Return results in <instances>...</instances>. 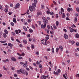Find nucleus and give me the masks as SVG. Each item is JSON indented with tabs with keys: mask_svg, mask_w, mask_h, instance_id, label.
<instances>
[{
	"mask_svg": "<svg viewBox=\"0 0 79 79\" xmlns=\"http://www.w3.org/2000/svg\"><path fill=\"white\" fill-rule=\"evenodd\" d=\"M56 26H58L59 25V22L58 21H56Z\"/></svg>",
	"mask_w": 79,
	"mask_h": 79,
	"instance_id": "412c9836",
	"label": "nucleus"
},
{
	"mask_svg": "<svg viewBox=\"0 0 79 79\" xmlns=\"http://www.w3.org/2000/svg\"><path fill=\"white\" fill-rule=\"evenodd\" d=\"M11 39L13 41H14V39H13V37H11Z\"/></svg>",
	"mask_w": 79,
	"mask_h": 79,
	"instance_id": "0e129e2a",
	"label": "nucleus"
},
{
	"mask_svg": "<svg viewBox=\"0 0 79 79\" xmlns=\"http://www.w3.org/2000/svg\"><path fill=\"white\" fill-rule=\"evenodd\" d=\"M66 20H70L69 19V18L68 17H66Z\"/></svg>",
	"mask_w": 79,
	"mask_h": 79,
	"instance_id": "774afa93",
	"label": "nucleus"
},
{
	"mask_svg": "<svg viewBox=\"0 0 79 79\" xmlns=\"http://www.w3.org/2000/svg\"><path fill=\"white\" fill-rule=\"evenodd\" d=\"M14 77H18V75L15 74L14 75Z\"/></svg>",
	"mask_w": 79,
	"mask_h": 79,
	"instance_id": "052dcab7",
	"label": "nucleus"
},
{
	"mask_svg": "<svg viewBox=\"0 0 79 79\" xmlns=\"http://www.w3.org/2000/svg\"><path fill=\"white\" fill-rule=\"evenodd\" d=\"M12 12H9L8 13V14L10 15H11L12 14Z\"/></svg>",
	"mask_w": 79,
	"mask_h": 79,
	"instance_id": "3c124183",
	"label": "nucleus"
},
{
	"mask_svg": "<svg viewBox=\"0 0 79 79\" xmlns=\"http://www.w3.org/2000/svg\"><path fill=\"white\" fill-rule=\"evenodd\" d=\"M12 34L13 35H15V32H12Z\"/></svg>",
	"mask_w": 79,
	"mask_h": 79,
	"instance_id": "09e8293b",
	"label": "nucleus"
},
{
	"mask_svg": "<svg viewBox=\"0 0 79 79\" xmlns=\"http://www.w3.org/2000/svg\"><path fill=\"white\" fill-rule=\"evenodd\" d=\"M77 18L75 17V18L74 21L75 22H77Z\"/></svg>",
	"mask_w": 79,
	"mask_h": 79,
	"instance_id": "2f4dec72",
	"label": "nucleus"
},
{
	"mask_svg": "<svg viewBox=\"0 0 79 79\" xmlns=\"http://www.w3.org/2000/svg\"><path fill=\"white\" fill-rule=\"evenodd\" d=\"M42 13L41 12H38L37 13V15L38 16H39V15H42Z\"/></svg>",
	"mask_w": 79,
	"mask_h": 79,
	"instance_id": "9b49d317",
	"label": "nucleus"
},
{
	"mask_svg": "<svg viewBox=\"0 0 79 79\" xmlns=\"http://www.w3.org/2000/svg\"><path fill=\"white\" fill-rule=\"evenodd\" d=\"M40 61H37L36 62V64L37 65H39V64H40Z\"/></svg>",
	"mask_w": 79,
	"mask_h": 79,
	"instance_id": "4be33fe9",
	"label": "nucleus"
},
{
	"mask_svg": "<svg viewBox=\"0 0 79 79\" xmlns=\"http://www.w3.org/2000/svg\"><path fill=\"white\" fill-rule=\"evenodd\" d=\"M60 10L61 11H62V12H63V13H64V9H63L62 8H61L60 9Z\"/></svg>",
	"mask_w": 79,
	"mask_h": 79,
	"instance_id": "e433bc0d",
	"label": "nucleus"
},
{
	"mask_svg": "<svg viewBox=\"0 0 79 79\" xmlns=\"http://www.w3.org/2000/svg\"><path fill=\"white\" fill-rule=\"evenodd\" d=\"M57 72L58 73H61V70L60 69H58L57 70Z\"/></svg>",
	"mask_w": 79,
	"mask_h": 79,
	"instance_id": "f704fd0d",
	"label": "nucleus"
},
{
	"mask_svg": "<svg viewBox=\"0 0 79 79\" xmlns=\"http://www.w3.org/2000/svg\"><path fill=\"white\" fill-rule=\"evenodd\" d=\"M41 8H44V6L43 5H42L41 6Z\"/></svg>",
	"mask_w": 79,
	"mask_h": 79,
	"instance_id": "338daca9",
	"label": "nucleus"
},
{
	"mask_svg": "<svg viewBox=\"0 0 79 79\" xmlns=\"http://www.w3.org/2000/svg\"><path fill=\"white\" fill-rule=\"evenodd\" d=\"M53 27L54 29H56V27L55 26V24H54L53 25Z\"/></svg>",
	"mask_w": 79,
	"mask_h": 79,
	"instance_id": "a878e982",
	"label": "nucleus"
},
{
	"mask_svg": "<svg viewBox=\"0 0 79 79\" xmlns=\"http://www.w3.org/2000/svg\"><path fill=\"white\" fill-rule=\"evenodd\" d=\"M3 69H4V70H5V71H7V70H8V69L5 68V66H3Z\"/></svg>",
	"mask_w": 79,
	"mask_h": 79,
	"instance_id": "bb28decb",
	"label": "nucleus"
},
{
	"mask_svg": "<svg viewBox=\"0 0 79 79\" xmlns=\"http://www.w3.org/2000/svg\"><path fill=\"white\" fill-rule=\"evenodd\" d=\"M52 52L53 53H54V48H52Z\"/></svg>",
	"mask_w": 79,
	"mask_h": 79,
	"instance_id": "58836bf2",
	"label": "nucleus"
},
{
	"mask_svg": "<svg viewBox=\"0 0 79 79\" xmlns=\"http://www.w3.org/2000/svg\"><path fill=\"white\" fill-rule=\"evenodd\" d=\"M32 21V19H29L28 20V23H31V22Z\"/></svg>",
	"mask_w": 79,
	"mask_h": 79,
	"instance_id": "c756f323",
	"label": "nucleus"
},
{
	"mask_svg": "<svg viewBox=\"0 0 79 79\" xmlns=\"http://www.w3.org/2000/svg\"><path fill=\"white\" fill-rule=\"evenodd\" d=\"M59 50V48H56V53H58V51Z\"/></svg>",
	"mask_w": 79,
	"mask_h": 79,
	"instance_id": "cd10ccee",
	"label": "nucleus"
},
{
	"mask_svg": "<svg viewBox=\"0 0 79 79\" xmlns=\"http://www.w3.org/2000/svg\"><path fill=\"white\" fill-rule=\"evenodd\" d=\"M78 14L77 13H75V16L77 17V16H78Z\"/></svg>",
	"mask_w": 79,
	"mask_h": 79,
	"instance_id": "473e14b6",
	"label": "nucleus"
},
{
	"mask_svg": "<svg viewBox=\"0 0 79 79\" xmlns=\"http://www.w3.org/2000/svg\"><path fill=\"white\" fill-rule=\"evenodd\" d=\"M59 15H62V11H60L59 12Z\"/></svg>",
	"mask_w": 79,
	"mask_h": 79,
	"instance_id": "a19ab883",
	"label": "nucleus"
},
{
	"mask_svg": "<svg viewBox=\"0 0 79 79\" xmlns=\"http://www.w3.org/2000/svg\"><path fill=\"white\" fill-rule=\"evenodd\" d=\"M67 11H68V12H69L70 11V8H68L67 9Z\"/></svg>",
	"mask_w": 79,
	"mask_h": 79,
	"instance_id": "37998d69",
	"label": "nucleus"
},
{
	"mask_svg": "<svg viewBox=\"0 0 79 79\" xmlns=\"http://www.w3.org/2000/svg\"><path fill=\"white\" fill-rule=\"evenodd\" d=\"M7 35H6V34L5 33H3V37L4 38H6V37Z\"/></svg>",
	"mask_w": 79,
	"mask_h": 79,
	"instance_id": "5701e85b",
	"label": "nucleus"
},
{
	"mask_svg": "<svg viewBox=\"0 0 79 79\" xmlns=\"http://www.w3.org/2000/svg\"><path fill=\"white\" fill-rule=\"evenodd\" d=\"M64 39H68L69 37L68 35H67L66 34H64Z\"/></svg>",
	"mask_w": 79,
	"mask_h": 79,
	"instance_id": "1a4fd4ad",
	"label": "nucleus"
},
{
	"mask_svg": "<svg viewBox=\"0 0 79 79\" xmlns=\"http://www.w3.org/2000/svg\"><path fill=\"white\" fill-rule=\"evenodd\" d=\"M23 65L24 67H27V62L26 61L23 64Z\"/></svg>",
	"mask_w": 79,
	"mask_h": 79,
	"instance_id": "6e6552de",
	"label": "nucleus"
},
{
	"mask_svg": "<svg viewBox=\"0 0 79 79\" xmlns=\"http://www.w3.org/2000/svg\"><path fill=\"white\" fill-rule=\"evenodd\" d=\"M63 30H64V32H67V30H66V29H64Z\"/></svg>",
	"mask_w": 79,
	"mask_h": 79,
	"instance_id": "13d9d810",
	"label": "nucleus"
},
{
	"mask_svg": "<svg viewBox=\"0 0 79 79\" xmlns=\"http://www.w3.org/2000/svg\"><path fill=\"white\" fill-rule=\"evenodd\" d=\"M76 45L77 46H79V43L78 42H77L76 43Z\"/></svg>",
	"mask_w": 79,
	"mask_h": 79,
	"instance_id": "603ef678",
	"label": "nucleus"
},
{
	"mask_svg": "<svg viewBox=\"0 0 79 79\" xmlns=\"http://www.w3.org/2000/svg\"><path fill=\"white\" fill-rule=\"evenodd\" d=\"M45 38H46V39L45 41V43H44V44L45 45H47V43H46L47 42V40H48V39H49V37H48L46 36L45 37Z\"/></svg>",
	"mask_w": 79,
	"mask_h": 79,
	"instance_id": "39448f33",
	"label": "nucleus"
},
{
	"mask_svg": "<svg viewBox=\"0 0 79 79\" xmlns=\"http://www.w3.org/2000/svg\"><path fill=\"white\" fill-rule=\"evenodd\" d=\"M23 28L24 30L25 31H27V28L26 27H23Z\"/></svg>",
	"mask_w": 79,
	"mask_h": 79,
	"instance_id": "6ab92c4d",
	"label": "nucleus"
},
{
	"mask_svg": "<svg viewBox=\"0 0 79 79\" xmlns=\"http://www.w3.org/2000/svg\"><path fill=\"white\" fill-rule=\"evenodd\" d=\"M22 56H24L25 55V54H24V53L23 52L22 53Z\"/></svg>",
	"mask_w": 79,
	"mask_h": 79,
	"instance_id": "bf43d9fd",
	"label": "nucleus"
},
{
	"mask_svg": "<svg viewBox=\"0 0 79 79\" xmlns=\"http://www.w3.org/2000/svg\"><path fill=\"white\" fill-rule=\"evenodd\" d=\"M11 60L12 61H16V59L15 58V57H12L11 58Z\"/></svg>",
	"mask_w": 79,
	"mask_h": 79,
	"instance_id": "2eb2a0df",
	"label": "nucleus"
},
{
	"mask_svg": "<svg viewBox=\"0 0 79 79\" xmlns=\"http://www.w3.org/2000/svg\"><path fill=\"white\" fill-rule=\"evenodd\" d=\"M47 26V24L46 23H44V24H42L41 25V28L42 29H45Z\"/></svg>",
	"mask_w": 79,
	"mask_h": 79,
	"instance_id": "20e7f679",
	"label": "nucleus"
},
{
	"mask_svg": "<svg viewBox=\"0 0 79 79\" xmlns=\"http://www.w3.org/2000/svg\"><path fill=\"white\" fill-rule=\"evenodd\" d=\"M50 15H53V12H51L50 13Z\"/></svg>",
	"mask_w": 79,
	"mask_h": 79,
	"instance_id": "69168bd1",
	"label": "nucleus"
},
{
	"mask_svg": "<svg viewBox=\"0 0 79 79\" xmlns=\"http://www.w3.org/2000/svg\"><path fill=\"white\" fill-rule=\"evenodd\" d=\"M15 33L16 34H18L19 32H18V30H15Z\"/></svg>",
	"mask_w": 79,
	"mask_h": 79,
	"instance_id": "7c9ffc66",
	"label": "nucleus"
},
{
	"mask_svg": "<svg viewBox=\"0 0 79 79\" xmlns=\"http://www.w3.org/2000/svg\"><path fill=\"white\" fill-rule=\"evenodd\" d=\"M32 28H33V29H35V26H34L32 25Z\"/></svg>",
	"mask_w": 79,
	"mask_h": 79,
	"instance_id": "680f3d73",
	"label": "nucleus"
},
{
	"mask_svg": "<svg viewBox=\"0 0 79 79\" xmlns=\"http://www.w3.org/2000/svg\"><path fill=\"white\" fill-rule=\"evenodd\" d=\"M17 72L18 74H19L20 72L22 73V74H25V71L22 69H21L20 70H17Z\"/></svg>",
	"mask_w": 79,
	"mask_h": 79,
	"instance_id": "f03ea898",
	"label": "nucleus"
},
{
	"mask_svg": "<svg viewBox=\"0 0 79 79\" xmlns=\"http://www.w3.org/2000/svg\"><path fill=\"white\" fill-rule=\"evenodd\" d=\"M47 27L48 28V29H50V26L49 25H48Z\"/></svg>",
	"mask_w": 79,
	"mask_h": 79,
	"instance_id": "79ce46f5",
	"label": "nucleus"
},
{
	"mask_svg": "<svg viewBox=\"0 0 79 79\" xmlns=\"http://www.w3.org/2000/svg\"><path fill=\"white\" fill-rule=\"evenodd\" d=\"M20 6V4L19 3H18L15 5V7H14L15 9H16V8H19V6Z\"/></svg>",
	"mask_w": 79,
	"mask_h": 79,
	"instance_id": "0eeeda50",
	"label": "nucleus"
},
{
	"mask_svg": "<svg viewBox=\"0 0 79 79\" xmlns=\"http://www.w3.org/2000/svg\"><path fill=\"white\" fill-rule=\"evenodd\" d=\"M29 30L30 32L32 33L33 32V30L32 29H29Z\"/></svg>",
	"mask_w": 79,
	"mask_h": 79,
	"instance_id": "b1692460",
	"label": "nucleus"
},
{
	"mask_svg": "<svg viewBox=\"0 0 79 79\" xmlns=\"http://www.w3.org/2000/svg\"><path fill=\"white\" fill-rule=\"evenodd\" d=\"M74 29L73 28H71L70 29V32H74Z\"/></svg>",
	"mask_w": 79,
	"mask_h": 79,
	"instance_id": "aec40b11",
	"label": "nucleus"
},
{
	"mask_svg": "<svg viewBox=\"0 0 79 79\" xmlns=\"http://www.w3.org/2000/svg\"><path fill=\"white\" fill-rule=\"evenodd\" d=\"M23 43H24V44H27V41L25 40H23Z\"/></svg>",
	"mask_w": 79,
	"mask_h": 79,
	"instance_id": "393cba45",
	"label": "nucleus"
},
{
	"mask_svg": "<svg viewBox=\"0 0 79 79\" xmlns=\"http://www.w3.org/2000/svg\"><path fill=\"white\" fill-rule=\"evenodd\" d=\"M41 79H46V76L44 75H42L41 77Z\"/></svg>",
	"mask_w": 79,
	"mask_h": 79,
	"instance_id": "9d476101",
	"label": "nucleus"
},
{
	"mask_svg": "<svg viewBox=\"0 0 79 79\" xmlns=\"http://www.w3.org/2000/svg\"><path fill=\"white\" fill-rule=\"evenodd\" d=\"M0 42H1V43H5L6 42V41H0Z\"/></svg>",
	"mask_w": 79,
	"mask_h": 79,
	"instance_id": "a18cd8bd",
	"label": "nucleus"
},
{
	"mask_svg": "<svg viewBox=\"0 0 79 79\" xmlns=\"http://www.w3.org/2000/svg\"><path fill=\"white\" fill-rule=\"evenodd\" d=\"M31 48H32L34 49V45H31Z\"/></svg>",
	"mask_w": 79,
	"mask_h": 79,
	"instance_id": "6e6d98bb",
	"label": "nucleus"
},
{
	"mask_svg": "<svg viewBox=\"0 0 79 79\" xmlns=\"http://www.w3.org/2000/svg\"><path fill=\"white\" fill-rule=\"evenodd\" d=\"M50 33L51 34H53V31H50Z\"/></svg>",
	"mask_w": 79,
	"mask_h": 79,
	"instance_id": "5fc2aeb1",
	"label": "nucleus"
},
{
	"mask_svg": "<svg viewBox=\"0 0 79 79\" xmlns=\"http://www.w3.org/2000/svg\"><path fill=\"white\" fill-rule=\"evenodd\" d=\"M27 37H31V35L30 34L27 35Z\"/></svg>",
	"mask_w": 79,
	"mask_h": 79,
	"instance_id": "8fccbe9b",
	"label": "nucleus"
},
{
	"mask_svg": "<svg viewBox=\"0 0 79 79\" xmlns=\"http://www.w3.org/2000/svg\"><path fill=\"white\" fill-rule=\"evenodd\" d=\"M42 19L44 23V24H47L48 23V21L47 19H46L45 17H43Z\"/></svg>",
	"mask_w": 79,
	"mask_h": 79,
	"instance_id": "7ed1b4c3",
	"label": "nucleus"
},
{
	"mask_svg": "<svg viewBox=\"0 0 79 79\" xmlns=\"http://www.w3.org/2000/svg\"><path fill=\"white\" fill-rule=\"evenodd\" d=\"M10 24L12 26H14V23L13 22H11Z\"/></svg>",
	"mask_w": 79,
	"mask_h": 79,
	"instance_id": "72a5a7b5",
	"label": "nucleus"
},
{
	"mask_svg": "<svg viewBox=\"0 0 79 79\" xmlns=\"http://www.w3.org/2000/svg\"><path fill=\"white\" fill-rule=\"evenodd\" d=\"M56 18H58V14H57L56 15Z\"/></svg>",
	"mask_w": 79,
	"mask_h": 79,
	"instance_id": "c03bdc74",
	"label": "nucleus"
},
{
	"mask_svg": "<svg viewBox=\"0 0 79 79\" xmlns=\"http://www.w3.org/2000/svg\"><path fill=\"white\" fill-rule=\"evenodd\" d=\"M62 18H64L66 17V15H65V14L63 13L62 14Z\"/></svg>",
	"mask_w": 79,
	"mask_h": 79,
	"instance_id": "ddd939ff",
	"label": "nucleus"
},
{
	"mask_svg": "<svg viewBox=\"0 0 79 79\" xmlns=\"http://www.w3.org/2000/svg\"><path fill=\"white\" fill-rule=\"evenodd\" d=\"M76 77H79V74L78 73V74H77L76 75Z\"/></svg>",
	"mask_w": 79,
	"mask_h": 79,
	"instance_id": "4c0bfd02",
	"label": "nucleus"
},
{
	"mask_svg": "<svg viewBox=\"0 0 79 79\" xmlns=\"http://www.w3.org/2000/svg\"><path fill=\"white\" fill-rule=\"evenodd\" d=\"M59 48L60 50L61 51H62V50H63V47L62 46H60L59 47Z\"/></svg>",
	"mask_w": 79,
	"mask_h": 79,
	"instance_id": "dca6fc26",
	"label": "nucleus"
},
{
	"mask_svg": "<svg viewBox=\"0 0 79 79\" xmlns=\"http://www.w3.org/2000/svg\"><path fill=\"white\" fill-rule=\"evenodd\" d=\"M8 46L9 47H13V44L11 43H8Z\"/></svg>",
	"mask_w": 79,
	"mask_h": 79,
	"instance_id": "f8f14e48",
	"label": "nucleus"
},
{
	"mask_svg": "<svg viewBox=\"0 0 79 79\" xmlns=\"http://www.w3.org/2000/svg\"><path fill=\"white\" fill-rule=\"evenodd\" d=\"M39 66V68H42V66L41 64H40Z\"/></svg>",
	"mask_w": 79,
	"mask_h": 79,
	"instance_id": "e2e57ef3",
	"label": "nucleus"
},
{
	"mask_svg": "<svg viewBox=\"0 0 79 79\" xmlns=\"http://www.w3.org/2000/svg\"><path fill=\"white\" fill-rule=\"evenodd\" d=\"M74 32H77V29H75L74 30Z\"/></svg>",
	"mask_w": 79,
	"mask_h": 79,
	"instance_id": "4d7b16f0",
	"label": "nucleus"
},
{
	"mask_svg": "<svg viewBox=\"0 0 79 79\" xmlns=\"http://www.w3.org/2000/svg\"><path fill=\"white\" fill-rule=\"evenodd\" d=\"M18 58L19 60H21V59H22V58H23V57H21V56H19V57Z\"/></svg>",
	"mask_w": 79,
	"mask_h": 79,
	"instance_id": "864d4df0",
	"label": "nucleus"
},
{
	"mask_svg": "<svg viewBox=\"0 0 79 79\" xmlns=\"http://www.w3.org/2000/svg\"><path fill=\"white\" fill-rule=\"evenodd\" d=\"M47 13L48 14V15H49L50 14V11L49 10H47Z\"/></svg>",
	"mask_w": 79,
	"mask_h": 79,
	"instance_id": "ea45409f",
	"label": "nucleus"
},
{
	"mask_svg": "<svg viewBox=\"0 0 79 79\" xmlns=\"http://www.w3.org/2000/svg\"><path fill=\"white\" fill-rule=\"evenodd\" d=\"M76 11H79V8L77 7L76 8Z\"/></svg>",
	"mask_w": 79,
	"mask_h": 79,
	"instance_id": "de8ad7c7",
	"label": "nucleus"
},
{
	"mask_svg": "<svg viewBox=\"0 0 79 79\" xmlns=\"http://www.w3.org/2000/svg\"><path fill=\"white\" fill-rule=\"evenodd\" d=\"M74 43H75V41H74L72 40L71 41V44L72 45H73L74 44Z\"/></svg>",
	"mask_w": 79,
	"mask_h": 79,
	"instance_id": "c85d7f7f",
	"label": "nucleus"
},
{
	"mask_svg": "<svg viewBox=\"0 0 79 79\" xmlns=\"http://www.w3.org/2000/svg\"><path fill=\"white\" fill-rule=\"evenodd\" d=\"M5 7L6 9H5L4 11H5L6 13H7L8 11V8H9V6L7 5H6Z\"/></svg>",
	"mask_w": 79,
	"mask_h": 79,
	"instance_id": "423d86ee",
	"label": "nucleus"
},
{
	"mask_svg": "<svg viewBox=\"0 0 79 79\" xmlns=\"http://www.w3.org/2000/svg\"><path fill=\"white\" fill-rule=\"evenodd\" d=\"M75 37L76 38H79V35L78 33H77L75 34Z\"/></svg>",
	"mask_w": 79,
	"mask_h": 79,
	"instance_id": "4468645a",
	"label": "nucleus"
},
{
	"mask_svg": "<svg viewBox=\"0 0 79 79\" xmlns=\"http://www.w3.org/2000/svg\"><path fill=\"white\" fill-rule=\"evenodd\" d=\"M21 21L22 22H25V19H22L21 20Z\"/></svg>",
	"mask_w": 79,
	"mask_h": 79,
	"instance_id": "c9c22d12",
	"label": "nucleus"
},
{
	"mask_svg": "<svg viewBox=\"0 0 79 79\" xmlns=\"http://www.w3.org/2000/svg\"><path fill=\"white\" fill-rule=\"evenodd\" d=\"M47 32L48 34H49V33H50V30L48 29Z\"/></svg>",
	"mask_w": 79,
	"mask_h": 79,
	"instance_id": "49530a36",
	"label": "nucleus"
},
{
	"mask_svg": "<svg viewBox=\"0 0 79 79\" xmlns=\"http://www.w3.org/2000/svg\"><path fill=\"white\" fill-rule=\"evenodd\" d=\"M4 31L5 32V34H8V31H7V30H5Z\"/></svg>",
	"mask_w": 79,
	"mask_h": 79,
	"instance_id": "f3484780",
	"label": "nucleus"
},
{
	"mask_svg": "<svg viewBox=\"0 0 79 79\" xmlns=\"http://www.w3.org/2000/svg\"><path fill=\"white\" fill-rule=\"evenodd\" d=\"M34 2L35 3H33L32 6H29V10L31 12L35 10L36 3H37V0H34Z\"/></svg>",
	"mask_w": 79,
	"mask_h": 79,
	"instance_id": "f257e3e1",
	"label": "nucleus"
},
{
	"mask_svg": "<svg viewBox=\"0 0 79 79\" xmlns=\"http://www.w3.org/2000/svg\"><path fill=\"white\" fill-rule=\"evenodd\" d=\"M13 21L14 23H16V19H15V18H13Z\"/></svg>",
	"mask_w": 79,
	"mask_h": 79,
	"instance_id": "a211bd4d",
	"label": "nucleus"
}]
</instances>
